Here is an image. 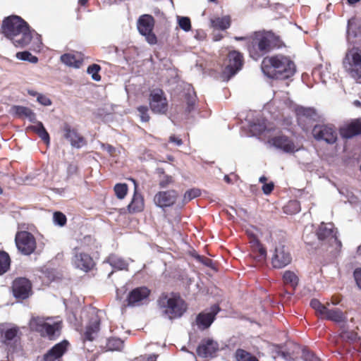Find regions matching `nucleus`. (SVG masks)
<instances>
[{
    "instance_id": "f257e3e1",
    "label": "nucleus",
    "mask_w": 361,
    "mask_h": 361,
    "mask_svg": "<svg viewBox=\"0 0 361 361\" xmlns=\"http://www.w3.org/2000/svg\"><path fill=\"white\" fill-rule=\"evenodd\" d=\"M2 32L16 47H24L32 40L37 47L41 44L40 36L31 30L28 24L20 17L13 16L6 18L2 24Z\"/></svg>"
},
{
    "instance_id": "f03ea898",
    "label": "nucleus",
    "mask_w": 361,
    "mask_h": 361,
    "mask_svg": "<svg viewBox=\"0 0 361 361\" xmlns=\"http://www.w3.org/2000/svg\"><path fill=\"white\" fill-rule=\"evenodd\" d=\"M262 71L268 78L286 79L293 75L295 66L287 56L276 55L263 59Z\"/></svg>"
},
{
    "instance_id": "7ed1b4c3",
    "label": "nucleus",
    "mask_w": 361,
    "mask_h": 361,
    "mask_svg": "<svg viewBox=\"0 0 361 361\" xmlns=\"http://www.w3.org/2000/svg\"><path fill=\"white\" fill-rule=\"evenodd\" d=\"M276 46V38L270 32H257L250 38L248 51L255 60L270 51Z\"/></svg>"
},
{
    "instance_id": "20e7f679",
    "label": "nucleus",
    "mask_w": 361,
    "mask_h": 361,
    "mask_svg": "<svg viewBox=\"0 0 361 361\" xmlns=\"http://www.w3.org/2000/svg\"><path fill=\"white\" fill-rule=\"evenodd\" d=\"M162 315L169 319L180 317L186 310V304L178 295L163 294L157 300Z\"/></svg>"
},
{
    "instance_id": "39448f33",
    "label": "nucleus",
    "mask_w": 361,
    "mask_h": 361,
    "mask_svg": "<svg viewBox=\"0 0 361 361\" xmlns=\"http://www.w3.org/2000/svg\"><path fill=\"white\" fill-rule=\"evenodd\" d=\"M30 328L42 336H47L52 339L59 334L61 328V320L59 318L32 317L29 323Z\"/></svg>"
},
{
    "instance_id": "423d86ee",
    "label": "nucleus",
    "mask_w": 361,
    "mask_h": 361,
    "mask_svg": "<svg viewBox=\"0 0 361 361\" xmlns=\"http://www.w3.org/2000/svg\"><path fill=\"white\" fill-rule=\"evenodd\" d=\"M343 65L350 77L361 82V50L359 48L353 47L348 50Z\"/></svg>"
},
{
    "instance_id": "0eeeda50",
    "label": "nucleus",
    "mask_w": 361,
    "mask_h": 361,
    "mask_svg": "<svg viewBox=\"0 0 361 361\" xmlns=\"http://www.w3.org/2000/svg\"><path fill=\"white\" fill-rule=\"evenodd\" d=\"M243 66V56L236 51L229 52L224 62V68L221 77L224 80H228L233 75L239 71Z\"/></svg>"
},
{
    "instance_id": "6e6552de",
    "label": "nucleus",
    "mask_w": 361,
    "mask_h": 361,
    "mask_svg": "<svg viewBox=\"0 0 361 361\" xmlns=\"http://www.w3.org/2000/svg\"><path fill=\"white\" fill-rule=\"evenodd\" d=\"M18 250L23 255H29L34 252L37 243L34 235L27 231H19L15 238Z\"/></svg>"
},
{
    "instance_id": "1a4fd4ad",
    "label": "nucleus",
    "mask_w": 361,
    "mask_h": 361,
    "mask_svg": "<svg viewBox=\"0 0 361 361\" xmlns=\"http://www.w3.org/2000/svg\"><path fill=\"white\" fill-rule=\"evenodd\" d=\"M154 20L150 15H143L140 17L137 22V29L140 33L145 37V39L150 44L157 42L156 35L152 32Z\"/></svg>"
},
{
    "instance_id": "9d476101",
    "label": "nucleus",
    "mask_w": 361,
    "mask_h": 361,
    "mask_svg": "<svg viewBox=\"0 0 361 361\" xmlns=\"http://www.w3.org/2000/svg\"><path fill=\"white\" fill-rule=\"evenodd\" d=\"M317 235L320 241H323L331 247L338 248L341 246V242L338 241L336 236V231L331 223H322L317 231Z\"/></svg>"
},
{
    "instance_id": "9b49d317",
    "label": "nucleus",
    "mask_w": 361,
    "mask_h": 361,
    "mask_svg": "<svg viewBox=\"0 0 361 361\" xmlns=\"http://www.w3.org/2000/svg\"><path fill=\"white\" fill-rule=\"evenodd\" d=\"M149 106L155 114H165L168 109L167 99L160 89L153 90L149 95Z\"/></svg>"
},
{
    "instance_id": "f8f14e48",
    "label": "nucleus",
    "mask_w": 361,
    "mask_h": 361,
    "mask_svg": "<svg viewBox=\"0 0 361 361\" xmlns=\"http://www.w3.org/2000/svg\"><path fill=\"white\" fill-rule=\"evenodd\" d=\"M315 139L324 140L329 144H334L337 140V132L331 125H317L312 130Z\"/></svg>"
},
{
    "instance_id": "ddd939ff",
    "label": "nucleus",
    "mask_w": 361,
    "mask_h": 361,
    "mask_svg": "<svg viewBox=\"0 0 361 361\" xmlns=\"http://www.w3.org/2000/svg\"><path fill=\"white\" fill-rule=\"evenodd\" d=\"M150 290L147 287L142 286L132 290L128 297V305L131 307H138L146 305L149 302V296Z\"/></svg>"
},
{
    "instance_id": "4468645a",
    "label": "nucleus",
    "mask_w": 361,
    "mask_h": 361,
    "mask_svg": "<svg viewBox=\"0 0 361 361\" xmlns=\"http://www.w3.org/2000/svg\"><path fill=\"white\" fill-rule=\"evenodd\" d=\"M292 260L289 251L284 245L276 247L271 257V264L275 269H282L288 265Z\"/></svg>"
},
{
    "instance_id": "2eb2a0df",
    "label": "nucleus",
    "mask_w": 361,
    "mask_h": 361,
    "mask_svg": "<svg viewBox=\"0 0 361 361\" xmlns=\"http://www.w3.org/2000/svg\"><path fill=\"white\" fill-rule=\"evenodd\" d=\"M268 142L277 149L285 152H294L300 149V146L295 144L291 140L285 135H277L269 139Z\"/></svg>"
},
{
    "instance_id": "dca6fc26",
    "label": "nucleus",
    "mask_w": 361,
    "mask_h": 361,
    "mask_svg": "<svg viewBox=\"0 0 361 361\" xmlns=\"http://www.w3.org/2000/svg\"><path fill=\"white\" fill-rule=\"evenodd\" d=\"M178 193L171 190L157 192L154 197V204L161 208L172 206L176 201Z\"/></svg>"
},
{
    "instance_id": "f3484780",
    "label": "nucleus",
    "mask_w": 361,
    "mask_h": 361,
    "mask_svg": "<svg viewBox=\"0 0 361 361\" xmlns=\"http://www.w3.org/2000/svg\"><path fill=\"white\" fill-rule=\"evenodd\" d=\"M31 291V284L30 281L25 278L17 279L13 283V295L17 298H27Z\"/></svg>"
},
{
    "instance_id": "a211bd4d",
    "label": "nucleus",
    "mask_w": 361,
    "mask_h": 361,
    "mask_svg": "<svg viewBox=\"0 0 361 361\" xmlns=\"http://www.w3.org/2000/svg\"><path fill=\"white\" fill-rule=\"evenodd\" d=\"M73 263L76 268L87 271L94 266L92 257L85 253L75 252L73 259Z\"/></svg>"
},
{
    "instance_id": "6ab92c4d",
    "label": "nucleus",
    "mask_w": 361,
    "mask_h": 361,
    "mask_svg": "<svg viewBox=\"0 0 361 361\" xmlns=\"http://www.w3.org/2000/svg\"><path fill=\"white\" fill-rule=\"evenodd\" d=\"M219 350V345L212 339L202 341L197 349V353L202 357H210Z\"/></svg>"
},
{
    "instance_id": "aec40b11",
    "label": "nucleus",
    "mask_w": 361,
    "mask_h": 361,
    "mask_svg": "<svg viewBox=\"0 0 361 361\" xmlns=\"http://www.w3.org/2000/svg\"><path fill=\"white\" fill-rule=\"evenodd\" d=\"M134 184V194L130 203L128 206V210L130 213L140 212L145 207L142 195L137 192V184L134 179H131Z\"/></svg>"
},
{
    "instance_id": "412c9836",
    "label": "nucleus",
    "mask_w": 361,
    "mask_h": 361,
    "mask_svg": "<svg viewBox=\"0 0 361 361\" xmlns=\"http://www.w3.org/2000/svg\"><path fill=\"white\" fill-rule=\"evenodd\" d=\"M218 306H213L209 312L200 313L197 317V324L200 329H205L208 328L213 322L215 315L219 312Z\"/></svg>"
},
{
    "instance_id": "4be33fe9",
    "label": "nucleus",
    "mask_w": 361,
    "mask_h": 361,
    "mask_svg": "<svg viewBox=\"0 0 361 361\" xmlns=\"http://www.w3.org/2000/svg\"><path fill=\"white\" fill-rule=\"evenodd\" d=\"M68 342L64 341L55 345L44 356V361H59V359L65 353Z\"/></svg>"
},
{
    "instance_id": "5701e85b",
    "label": "nucleus",
    "mask_w": 361,
    "mask_h": 361,
    "mask_svg": "<svg viewBox=\"0 0 361 361\" xmlns=\"http://www.w3.org/2000/svg\"><path fill=\"white\" fill-rule=\"evenodd\" d=\"M61 61L65 65L79 68L83 61V57L80 53H68L61 56Z\"/></svg>"
},
{
    "instance_id": "b1692460",
    "label": "nucleus",
    "mask_w": 361,
    "mask_h": 361,
    "mask_svg": "<svg viewBox=\"0 0 361 361\" xmlns=\"http://www.w3.org/2000/svg\"><path fill=\"white\" fill-rule=\"evenodd\" d=\"M330 302H327V307L323 316L324 319L333 321L336 323H341L345 322L346 317L341 310L338 308L329 309Z\"/></svg>"
},
{
    "instance_id": "393cba45",
    "label": "nucleus",
    "mask_w": 361,
    "mask_h": 361,
    "mask_svg": "<svg viewBox=\"0 0 361 361\" xmlns=\"http://www.w3.org/2000/svg\"><path fill=\"white\" fill-rule=\"evenodd\" d=\"M64 137L70 141L73 147L79 148L85 145L84 139L68 125L64 126Z\"/></svg>"
},
{
    "instance_id": "a878e982",
    "label": "nucleus",
    "mask_w": 361,
    "mask_h": 361,
    "mask_svg": "<svg viewBox=\"0 0 361 361\" xmlns=\"http://www.w3.org/2000/svg\"><path fill=\"white\" fill-rule=\"evenodd\" d=\"M360 133H361V120L360 119L353 121L341 129V135L345 138H350Z\"/></svg>"
},
{
    "instance_id": "bb28decb",
    "label": "nucleus",
    "mask_w": 361,
    "mask_h": 361,
    "mask_svg": "<svg viewBox=\"0 0 361 361\" xmlns=\"http://www.w3.org/2000/svg\"><path fill=\"white\" fill-rule=\"evenodd\" d=\"M360 133H361V120L360 119L353 121L341 129V135L345 138H350Z\"/></svg>"
},
{
    "instance_id": "cd10ccee",
    "label": "nucleus",
    "mask_w": 361,
    "mask_h": 361,
    "mask_svg": "<svg viewBox=\"0 0 361 361\" xmlns=\"http://www.w3.org/2000/svg\"><path fill=\"white\" fill-rule=\"evenodd\" d=\"M360 133H361V120L360 119L353 121L341 129V135L345 138H350Z\"/></svg>"
},
{
    "instance_id": "c85d7f7f",
    "label": "nucleus",
    "mask_w": 361,
    "mask_h": 361,
    "mask_svg": "<svg viewBox=\"0 0 361 361\" xmlns=\"http://www.w3.org/2000/svg\"><path fill=\"white\" fill-rule=\"evenodd\" d=\"M11 111L15 116L20 118H27L31 122H35L36 120L35 114L27 107L22 106H13Z\"/></svg>"
},
{
    "instance_id": "c756f323",
    "label": "nucleus",
    "mask_w": 361,
    "mask_h": 361,
    "mask_svg": "<svg viewBox=\"0 0 361 361\" xmlns=\"http://www.w3.org/2000/svg\"><path fill=\"white\" fill-rule=\"evenodd\" d=\"M99 330V319L97 317H94L91 319L89 324L86 327L85 332V338L88 341H92L96 337Z\"/></svg>"
},
{
    "instance_id": "7c9ffc66",
    "label": "nucleus",
    "mask_w": 361,
    "mask_h": 361,
    "mask_svg": "<svg viewBox=\"0 0 361 361\" xmlns=\"http://www.w3.org/2000/svg\"><path fill=\"white\" fill-rule=\"evenodd\" d=\"M251 247L252 248V251L255 253V258L258 261H262L266 258L267 256V250L266 249L261 245L259 241L255 238L252 237L250 239Z\"/></svg>"
},
{
    "instance_id": "2f4dec72",
    "label": "nucleus",
    "mask_w": 361,
    "mask_h": 361,
    "mask_svg": "<svg viewBox=\"0 0 361 361\" xmlns=\"http://www.w3.org/2000/svg\"><path fill=\"white\" fill-rule=\"evenodd\" d=\"M211 26L215 29L224 30L231 25L230 16H226L222 18H214L210 20Z\"/></svg>"
},
{
    "instance_id": "473e14b6",
    "label": "nucleus",
    "mask_w": 361,
    "mask_h": 361,
    "mask_svg": "<svg viewBox=\"0 0 361 361\" xmlns=\"http://www.w3.org/2000/svg\"><path fill=\"white\" fill-rule=\"evenodd\" d=\"M107 262L112 267L119 270L125 269L128 267V263L124 259L114 255H110Z\"/></svg>"
},
{
    "instance_id": "72a5a7b5",
    "label": "nucleus",
    "mask_w": 361,
    "mask_h": 361,
    "mask_svg": "<svg viewBox=\"0 0 361 361\" xmlns=\"http://www.w3.org/2000/svg\"><path fill=\"white\" fill-rule=\"evenodd\" d=\"M285 283L290 285L293 288H295L298 283V277L291 271H286L283 276Z\"/></svg>"
},
{
    "instance_id": "f704fd0d",
    "label": "nucleus",
    "mask_w": 361,
    "mask_h": 361,
    "mask_svg": "<svg viewBox=\"0 0 361 361\" xmlns=\"http://www.w3.org/2000/svg\"><path fill=\"white\" fill-rule=\"evenodd\" d=\"M10 267V257L4 251H0V275L5 273Z\"/></svg>"
},
{
    "instance_id": "c9c22d12",
    "label": "nucleus",
    "mask_w": 361,
    "mask_h": 361,
    "mask_svg": "<svg viewBox=\"0 0 361 361\" xmlns=\"http://www.w3.org/2000/svg\"><path fill=\"white\" fill-rule=\"evenodd\" d=\"M123 347V342L120 338H111L108 340L106 348L108 350H121Z\"/></svg>"
},
{
    "instance_id": "e433bc0d",
    "label": "nucleus",
    "mask_w": 361,
    "mask_h": 361,
    "mask_svg": "<svg viewBox=\"0 0 361 361\" xmlns=\"http://www.w3.org/2000/svg\"><path fill=\"white\" fill-rule=\"evenodd\" d=\"M237 361H258V360L244 350L239 349L235 353Z\"/></svg>"
},
{
    "instance_id": "4c0bfd02",
    "label": "nucleus",
    "mask_w": 361,
    "mask_h": 361,
    "mask_svg": "<svg viewBox=\"0 0 361 361\" xmlns=\"http://www.w3.org/2000/svg\"><path fill=\"white\" fill-rule=\"evenodd\" d=\"M16 56L18 59L22 61H27L32 63H36L38 61L37 56H33L29 51H20L16 53Z\"/></svg>"
},
{
    "instance_id": "58836bf2",
    "label": "nucleus",
    "mask_w": 361,
    "mask_h": 361,
    "mask_svg": "<svg viewBox=\"0 0 361 361\" xmlns=\"http://www.w3.org/2000/svg\"><path fill=\"white\" fill-rule=\"evenodd\" d=\"M114 192L116 197L122 200L123 199L128 192V185L126 183H117L114 186Z\"/></svg>"
},
{
    "instance_id": "ea45409f",
    "label": "nucleus",
    "mask_w": 361,
    "mask_h": 361,
    "mask_svg": "<svg viewBox=\"0 0 361 361\" xmlns=\"http://www.w3.org/2000/svg\"><path fill=\"white\" fill-rule=\"evenodd\" d=\"M310 306L320 317H322L327 307V303L326 305H323L318 300L313 299L310 302Z\"/></svg>"
},
{
    "instance_id": "a19ab883",
    "label": "nucleus",
    "mask_w": 361,
    "mask_h": 361,
    "mask_svg": "<svg viewBox=\"0 0 361 361\" xmlns=\"http://www.w3.org/2000/svg\"><path fill=\"white\" fill-rule=\"evenodd\" d=\"M340 336L342 339L346 341H355L357 340V335L353 331L345 330L344 326H342Z\"/></svg>"
},
{
    "instance_id": "79ce46f5",
    "label": "nucleus",
    "mask_w": 361,
    "mask_h": 361,
    "mask_svg": "<svg viewBox=\"0 0 361 361\" xmlns=\"http://www.w3.org/2000/svg\"><path fill=\"white\" fill-rule=\"evenodd\" d=\"M285 212L287 214H295L300 211V204L298 201L293 200L288 202L284 207Z\"/></svg>"
},
{
    "instance_id": "37998d69",
    "label": "nucleus",
    "mask_w": 361,
    "mask_h": 361,
    "mask_svg": "<svg viewBox=\"0 0 361 361\" xmlns=\"http://www.w3.org/2000/svg\"><path fill=\"white\" fill-rule=\"evenodd\" d=\"M200 195V190L199 189H191L187 190L183 195V203H187L192 199L198 197Z\"/></svg>"
},
{
    "instance_id": "c03bdc74",
    "label": "nucleus",
    "mask_w": 361,
    "mask_h": 361,
    "mask_svg": "<svg viewBox=\"0 0 361 361\" xmlns=\"http://www.w3.org/2000/svg\"><path fill=\"white\" fill-rule=\"evenodd\" d=\"M100 70V66L97 64H92L90 66L87 68L88 74L91 75L92 78L95 81H99L101 79L100 75H99V71Z\"/></svg>"
},
{
    "instance_id": "a18cd8bd",
    "label": "nucleus",
    "mask_w": 361,
    "mask_h": 361,
    "mask_svg": "<svg viewBox=\"0 0 361 361\" xmlns=\"http://www.w3.org/2000/svg\"><path fill=\"white\" fill-rule=\"evenodd\" d=\"M178 23L180 27L185 32H188L191 28L190 20L188 17L178 16Z\"/></svg>"
},
{
    "instance_id": "49530a36",
    "label": "nucleus",
    "mask_w": 361,
    "mask_h": 361,
    "mask_svg": "<svg viewBox=\"0 0 361 361\" xmlns=\"http://www.w3.org/2000/svg\"><path fill=\"white\" fill-rule=\"evenodd\" d=\"M161 173L163 174L162 178L159 180V185L161 188H166L170 184L173 183V177L169 175H166L164 173L163 169H159Z\"/></svg>"
},
{
    "instance_id": "de8ad7c7",
    "label": "nucleus",
    "mask_w": 361,
    "mask_h": 361,
    "mask_svg": "<svg viewBox=\"0 0 361 361\" xmlns=\"http://www.w3.org/2000/svg\"><path fill=\"white\" fill-rule=\"evenodd\" d=\"M54 221L55 224L62 226L66 224V217L61 212H55L54 214Z\"/></svg>"
},
{
    "instance_id": "09e8293b",
    "label": "nucleus",
    "mask_w": 361,
    "mask_h": 361,
    "mask_svg": "<svg viewBox=\"0 0 361 361\" xmlns=\"http://www.w3.org/2000/svg\"><path fill=\"white\" fill-rule=\"evenodd\" d=\"M142 121L147 122L149 120V116L147 114L148 108L145 106H140L137 108Z\"/></svg>"
},
{
    "instance_id": "8fccbe9b",
    "label": "nucleus",
    "mask_w": 361,
    "mask_h": 361,
    "mask_svg": "<svg viewBox=\"0 0 361 361\" xmlns=\"http://www.w3.org/2000/svg\"><path fill=\"white\" fill-rule=\"evenodd\" d=\"M18 329L16 328L7 329L4 331V336L6 341L13 340L17 335Z\"/></svg>"
},
{
    "instance_id": "3c124183",
    "label": "nucleus",
    "mask_w": 361,
    "mask_h": 361,
    "mask_svg": "<svg viewBox=\"0 0 361 361\" xmlns=\"http://www.w3.org/2000/svg\"><path fill=\"white\" fill-rule=\"evenodd\" d=\"M37 100L43 106H50L51 104V101L50 99L42 94H37Z\"/></svg>"
},
{
    "instance_id": "603ef678",
    "label": "nucleus",
    "mask_w": 361,
    "mask_h": 361,
    "mask_svg": "<svg viewBox=\"0 0 361 361\" xmlns=\"http://www.w3.org/2000/svg\"><path fill=\"white\" fill-rule=\"evenodd\" d=\"M314 114V111L312 109L300 108L298 110V114L299 116L302 115L307 117L311 116Z\"/></svg>"
},
{
    "instance_id": "864d4df0",
    "label": "nucleus",
    "mask_w": 361,
    "mask_h": 361,
    "mask_svg": "<svg viewBox=\"0 0 361 361\" xmlns=\"http://www.w3.org/2000/svg\"><path fill=\"white\" fill-rule=\"evenodd\" d=\"M102 148L106 151L111 156H114L116 154V149L111 145L107 144H101Z\"/></svg>"
},
{
    "instance_id": "5fc2aeb1",
    "label": "nucleus",
    "mask_w": 361,
    "mask_h": 361,
    "mask_svg": "<svg viewBox=\"0 0 361 361\" xmlns=\"http://www.w3.org/2000/svg\"><path fill=\"white\" fill-rule=\"evenodd\" d=\"M355 23L354 19H350L348 22L347 34L348 36L353 35L356 36V33L353 30V25Z\"/></svg>"
},
{
    "instance_id": "6e6d98bb",
    "label": "nucleus",
    "mask_w": 361,
    "mask_h": 361,
    "mask_svg": "<svg viewBox=\"0 0 361 361\" xmlns=\"http://www.w3.org/2000/svg\"><path fill=\"white\" fill-rule=\"evenodd\" d=\"M37 134L44 142L47 143L49 142V135L44 128L41 127V130Z\"/></svg>"
},
{
    "instance_id": "4d7b16f0",
    "label": "nucleus",
    "mask_w": 361,
    "mask_h": 361,
    "mask_svg": "<svg viewBox=\"0 0 361 361\" xmlns=\"http://www.w3.org/2000/svg\"><path fill=\"white\" fill-rule=\"evenodd\" d=\"M274 189L273 183H264L262 186L263 192L265 195H269L271 192Z\"/></svg>"
},
{
    "instance_id": "13d9d810",
    "label": "nucleus",
    "mask_w": 361,
    "mask_h": 361,
    "mask_svg": "<svg viewBox=\"0 0 361 361\" xmlns=\"http://www.w3.org/2000/svg\"><path fill=\"white\" fill-rule=\"evenodd\" d=\"M354 277L357 286L361 288V269H357L354 271Z\"/></svg>"
},
{
    "instance_id": "bf43d9fd",
    "label": "nucleus",
    "mask_w": 361,
    "mask_h": 361,
    "mask_svg": "<svg viewBox=\"0 0 361 361\" xmlns=\"http://www.w3.org/2000/svg\"><path fill=\"white\" fill-rule=\"evenodd\" d=\"M156 358L155 355H149L147 357L141 356L140 357L137 358L135 361H156Z\"/></svg>"
},
{
    "instance_id": "052dcab7",
    "label": "nucleus",
    "mask_w": 361,
    "mask_h": 361,
    "mask_svg": "<svg viewBox=\"0 0 361 361\" xmlns=\"http://www.w3.org/2000/svg\"><path fill=\"white\" fill-rule=\"evenodd\" d=\"M169 141L170 142L175 143L177 146H180L183 143L181 139L176 137L175 135L170 136Z\"/></svg>"
},
{
    "instance_id": "680f3d73",
    "label": "nucleus",
    "mask_w": 361,
    "mask_h": 361,
    "mask_svg": "<svg viewBox=\"0 0 361 361\" xmlns=\"http://www.w3.org/2000/svg\"><path fill=\"white\" fill-rule=\"evenodd\" d=\"M41 127L42 128H44L43 124L41 123V122H37V124L32 127V128L37 133H39V132L41 130Z\"/></svg>"
},
{
    "instance_id": "e2e57ef3",
    "label": "nucleus",
    "mask_w": 361,
    "mask_h": 361,
    "mask_svg": "<svg viewBox=\"0 0 361 361\" xmlns=\"http://www.w3.org/2000/svg\"><path fill=\"white\" fill-rule=\"evenodd\" d=\"M340 301H341V300H340L339 298H338V297H332L331 300V303L332 305H335L338 304L340 302Z\"/></svg>"
},
{
    "instance_id": "0e129e2a",
    "label": "nucleus",
    "mask_w": 361,
    "mask_h": 361,
    "mask_svg": "<svg viewBox=\"0 0 361 361\" xmlns=\"http://www.w3.org/2000/svg\"><path fill=\"white\" fill-rule=\"evenodd\" d=\"M188 109L190 111L191 110L192 106L195 104V99H192L189 100L188 102Z\"/></svg>"
},
{
    "instance_id": "69168bd1",
    "label": "nucleus",
    "mask_w": 361,
    "mask_h": 361,
    "mask_svg": "<svg viewBox=\"0 0 361 361\" xmlns=\"http://www.w3.org/2000/svg\"><path fill=\"white\" fill-rule=\"evenodd\" d=\"M202 263H204L205 265L207 266H210L212 262L210 259H202Z\"/></svg>"
},
{
    "instance_id": "338daca9",
    "label": "nucleus",
    "mask_w": 361,
    "mask_h": 361,
    "mask_svg": "<svg viewBox=\"0 0 361 361\" xmlns=\"http://www.w3.org/2000/svg\"><path fill=\"white\" fill-rule=\"evenodd\" d=\"M28 93L32 95V96H37V94L38 93H37L35 91H32V90H29L28 91Z\"/></svg>"
},
{
    "instance_id": "774afa93",
    "label": "nucleus",
    "mask_w": 361,
    "mask_h": 361,
    "mask_svg": "<svg viewBox=\"0 0 361 361\" xmlns=\"http://www.w3.org/2000/svg\"><path fill=\"white\" fill-rule=\"evenodd\" d=\"M267 180V178L265 176H262L259 178V182L265 183Z\"/></svg>"
}]
</instances>
